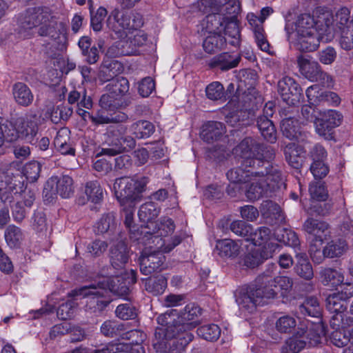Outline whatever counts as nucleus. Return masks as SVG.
I'll use <instances>...</instances> for the list:
<instances>
[{
  "label": "nucleus",
  "mask_w": 353,
  "mask_h": 353,
  "mask_svg": "<svg viewBox=\"0 0 353 353\" xmlns=\"http://www.w3.org/2000/svg\"><path fill=\"white\" fill-rule=\"evenodd\" d=\"M201 314V308L194 303L188 304L180 312L175 309L168 310L157 317L159 325L165 326L156 332L164 334L165 339H173L172 345H176L179 353L194 338L188 330L195 327L199 322L198 318Z\"/></svg>",
  "instance_id": "nucleus-1"
},
{
  "label": "nucleus",
  "mask_w": 353,
  "mask_h": 353,
  "mask_svg": "<svg viewBox=\"0 0 353 353\" xmlns=\"http://www.w3.org/2000/svg\"><path fill=\"white\" fill-rule=\"evenodd\" d=\"M17 31L21 38H28L33 34V30L39 27L38 34L48 37L53 40L60 37L62 23L47 8H31L21 14L17 20Z\"/></svg>",
  "instance_id": "nucleus-2"
},
{
  "label": "nucleus",
  "mask_w": 353,
  "mask_h": 353,
  "mask_svg": "<svg viewBox=\"0 0 353 353\" xmlns=\"http://www.w3.org/2000/svg\"><path fill=\"white\" fill-rule=\"evenodd\" d=\"M233 153L243 159V165L249 166L252 169L271 165L270 161L275 156V152L271 147L261 144L251 137H246L242 140L234 148Z\"/></svg>",
  "instance_id": "nucleus-3"
},
{
  "label": "nucleus",
  "mask_w": 353,
  "mask_h": 353,
  "mask_svg": "<svg viewBox=\"0 0 353 353\" xmlns=\"http://www.w3.org/2000/svg\"><path fill=\"white\" fill-rule=\"evenodd\" d=\"M260 173L256 180L250 179V185L246 190L245 195L250 201L259 199L263 196L280 188L283 183L281 171L277 165H265L264 170L255 172Z\"/></svg>",
  "instance_id": "nucleus-4"
},
{
  "label": "nucleus",
  "mask_w": 353,
  "mask_h": 353,
  "mask_svg": "<svg viewBox=\"0 0 353 353\" xmlns=\"http://www.w3.org/2000/svg\"><path fill=\"white\" fill-rule=\"evenodd\" d=\"M116 281L119 282V277L117 275L113 276L111 279L110 278H103L102 280L99 281L97 285L92 284L75 289L70 292V295L73 297L81 296L90 299V303L95 304L94 311L101 312L110 303L109 300L103 299L109 291L115 294L120 293L119 286L116 283Z\"/></svg>",
  "instance_id": "nucleus-5"
},
{
  "label": "nucleus",
  "mask_w": 353,
  "mask_h": 353,
  "mask_svg": "<svg viewBox=\"0 0 353 353\" xmlns=\"http://www.w3.org/2000/svg\"><path fill=\"white\" fill-rule=\"evenodd\" d=\"M148 182V178L145 176H123L115 179L113 190L121 205H128L132 208L141 200Z\"/></svg>",
  "instance_id": "nucleus-6"
},
{
  "label": "nucleus",
  "mask_w": 353,
  "mask_h": 353,
  "mask_svg": "<svg viewBox=\"0 0 353 353\" xmlns=\"http://www.w3.org/2000/svg\"><path fill=\"white\" fill-rule=\"evenodd\" d=\"M175 229L173 220L168 217H163L158 223H150L142 228L141 233L150 234L149 242L155 244L157 249L170 252L181 242V237L179 235L174 236L170 242L166 243L163 237H166L172 234Z\"/></svg>",
  "instance_id": "nucleus-7"
},
{
  "label": "nucleus",
  "mask_w": 353,
  "mask_h": 353,
  "mask_svg": "<svg viewBox=\"0 0 353 353\" xmlns=\"http://www.w3.org/2000/svg\"><path fill=\"white\" fill-rule=\"evenodd\" d=\"M276 296L275 290L266 289L263 285L250 286L247 288L245 292H243L237 298L236 301L241 308L252 313L257 305L265 304L268 300Z\"/></svg>",
  "instance_id": "nucleus-8"
},
{
  "label": "nucleus",
  "mask_w": 353,
  "mask_h": 353,
  "mask_svg": "<svg viewBox=\"0 0 353 353\" xmlns=\"http://www.w3.org/2000/svg\"><path fill=\"white\" fill-rule=\"evenodd\" d=\"M109 93L103 94L99 103L103 108L113 110L123 104L122 97L129 90V82L126 78L119 77L112 79L106 85Z\"/></svg>",
  "instance_id": "nucleus-9"
},
{
  "label": "nucleus",
  "mask_w": 353,
  "mask_h": 353,
  "mask_svg": "<svg viewBox=\"0 0 353 353\" xmlns=\"http://www.w3.org/2000/svg\"><path fill=\"white\" fill-rule=\"evenodd\" d=\"M141 20L133 19L128 12L114 10L109 15L107 20V26L114 32L118 38L127 37L128 32L140 27Z\"/></svg>",
  "instance_id": "nucleus-10"
},
{
  "label": "nucleus",
  "mask_w": 353,
  "mask_h": 353,
  "mask_svg": "<svg viewBox=\"0 0 353 353\" xmlns=\"http://www.w3.org/2000/svg\"><path fill=\"white\" fill-rule=\"evenodd\" d=\"M74 192L73 180L68 175H63L60 177L52 176L46 183L43 194L50 201L56 194H59L62 198H69Z\"/></svg>",
  "instance_id": "nucleus-11"
},
{
  "label": "nucleus",
  "mask_w": 353,
  "mask_h": 353,
  "mask_svg": "<svg viewBox=\"0 0 353 353\" xmlns=\"http://www.w3.org/2000/svg\"><path fill=\"white\" fill-rule=\"evenodd\" d=\"M312 17L316 23V29L322 39L330 41L334 37L333 26L334 15L332 10L325 6H319L313 10Z\"/></svg>",
  "instance_id": "nucleus-12"
},
{
  "label": "nucleus",
  "mask_w": 353,
  "mask_h": 353,
  "mask_svg": "<svg viewBox=\"0 0 353 353\" xmlns=\"http://www.w3.org/2000/svg\"><path fill=\"white\" fill-rule=\"evenodd\" d=\"M40 125L41 115L32 110H30L23 117L17 119L21 138L32 144H34Z\"/></svg>",
  "instance_id": "nucleus-13"
},
{
  "label": "nucleus",
  "mask_w": 353,
  "mask_h": 353,
  "mask_svg": "<svg viewBox=\"0 0 353 353\" xmlns=\"http://www.w3.org/2000/svg\"><path fill=\"white\" fill-rule=\"evenodd\" d=\"M149 248L152 250L150 253L144 251L140 257V270L142 274L149 275L155 271L161 269L165 260L163 253H165L161 249H157L155 244L151 245V242H148Z\"/></svg>",
  "instance_id": "nucleus-14"
},
{
  "label": "nucleus",
  "mask_w": 353,
  "mask_h": 353,
  "mask_svg": "<svg viewBox=\"0 0 353 353\" xmlns=\"http://www.w3.org/2000/svg\"><path fill=\"white\" fill-rule=\"evenodd\" d=\"M321 118L315 123L316 133L326 139L332 138V130L339 126L342 121V116L337 111L328 110L320 113Z\"/></svg>",
  "instance_id": "nucleus-15"
},
{
  "label": "nucleus",
  "mask_w": 353,
  "mask_h": 353,
  "mask_svg": "<svg viewBox=\"0 0 353 353\" xmlns=\"http://www.w3.org/2000/svg\"><path fill=\"white\" fill-rule=\"evenodd\" d=\"M119 130H110L108 133V143L112 148H103L101 153L108 156H115L124 150L132 149L135 146V141L131 137H119Z\"/></svg>",
  "instance_id": "nucleus-16"
},
{
  "label": "nucleus",
  "mask_w": 353,
  "mask_h": 353,
  "mask_svg": "<svg viewBox=\"0 0 353 353\" xmlns=\"http://www.w3.org/2000/svg\"><path fill=\"white\" fill-rule=\"evenodd\" d=\"M310 105H338L340 98L335 92L321 89L317 85H312L305 91Z\"/></svg>",
  "instance_id": "nucleus-17"
},
{
  "label": "nucleus",
  "mask_w": 353,
  "mask_h": 353,
  "mask_svg": "<svg viewBox=\"0 0 353 353\" xmlns=\"http://www.w3.org/2000/svg\"><path fill=\"white\" fill-rule=\"evenodd\" d=\"M109 255L111 265L116 270H123L128 262L129 248L125 243V238H123L121 234L119 238L112 242Z\"/></svg>",
  "instance_id": "nucleus-18"
},
{
  "label": "nucleus",
  "mask_w": 353,
  "mask_h": 353,
  "mask_svg": "<svg viewBox=\"0 0 353 353\" xmlns=\"http://www.w3.org/2000/svg\"><path fill=\"white\" fill-rule=\"evenodd\" d=\"M326 308L333 314L330 319V326L338 327L344 321L343 313L347 309V301L339 294L334 293L326 299Z\"/></svg>",
  "instance_id": "nucleus-19"
},
{
  "label": "nucleus",
  "mask_w": 353,
  "mask_h": 353,
  "mask_svg": "<svg viewBox=\"0 0 353 353\" xmlns=\"http://www.w3.org/2000/svg\"><path fill=\"white\" fill-rule=\"evenodd\" d=\"M301 91V87L292 77H285L278 82V92L288 105H294L299 101Z\"/></svg>",
  "instance_id": "nucleus-20"
},
{
  "label": "nucleus",
  "mask_w": 353,
  "mask_h": 353,
  "mask_svg": "<svg viewBox=\"0 0 353 353\" xmlns=\"http://www.w3.org/2000/svg\"><path fill=\"white\" fill-rule=\"evenodd\" d=\"M303 228L308 234L310 243L322 245L327 236L328 224L323 221L308 218L303 224Z\"/></svg>",
  "instance_id": "nucleus-21"
},
{
  "label": "nucleus",
  "mask_w": 353,
  "mask_h": 353,
  "mask_svg": "<svg viewBox=\"0 0 353 353\" xmlns=\"http://www.w3.org/2000/svg\"><path fill=\"white\" fill-rule=\"evenodd\" d=\"M296 63L300 73L309 81L314 82L321 68L319 63L311 56L301 54L296 57Z\"/></svg>",
  "instance_id": "nucleus-22"
},
{
  "label": "nucleus",
  "mask_w": 353,
  "mask_h": 353,
  "mask_svg": "<svg viewBox=\"0 0 353 353\" xmlns=\"http://www.w3.org/2000/svg\"><path fill=\"white\" fill-rule=\"evenodd\" d=\"M319 36L316 32H294V44L300 51L314 52L319 47Z\"/></svg>",
  "instance_id": "nucleus-23"
},
{
  "label": "nucleus",
  "mask_w": 353,
  "mask_h": 353,
  "mask_svg": "<svg viewBox=\"0 0 353 353\" xmlns=\"http://www.w3.org/2000/svg\"><path fill=\"white\" fill-rule=\"evenodd\" d=\"M247 19L251 26L258 47L263 51H268L270 45L263 28V23L254 13H249L247 15Z\"/></svg>",
  "instance_id": "nucleus-24"
},
{
  "label": "nucleus",
  "mask_w": 353,
  "mask_h": 353,
  "mask_svg": "<svg viewBox=\"0 0 353 353\" xmlns=\"http://www.w3.org/2000/svg\"><path fill=\"white\" fill-rule=\"evenodd\" d=\"M241 60L239 54L221 53L213 57L209 63L212 68L219 67L221 70H228L236 67Z\"/></svg>",
  "instance_id": "nucleus-25"
},
{
  "label": "nucleus",
  "mask_w": 353,
  "mask_h": 353,
  "mask_svg": "<svg viewBox=\"0 0 353 353\" xmlns=\"http://www.w3.org/2000/svg\"><path fill=\"white\" fill-rule=\"evenodd\" d=\"M270 276V273L268 271L267 274L259 279V280H262L263 284H265V285H263V287L265 288L267 290L273 288L275 290V292H276V289L279 288L283 294L288 293L292 290L293 281L291 278L281 276H276L274 279H268ZM276 293L277 292H276Z\"/></svg>",
  "instance_id": "nucleus-26"
},
{
  "label": "nucleus",
  "mask_w": 353,
  "mask_h": 353,
  "mask_svg": "<svg viewBox=\"0 0 353 353\" xmlns=\"http://www.w3.org/2000/svg\"><path fill=\"white\" fill-rule=\"evenodd\" d=\"M226 132L224 124L219 121H209L203 125L201 139L208 143L219 140Z\"/></svg>",
  "instance_id": "nucleus-27"
},
{
  "label": "nucleus",
  "mask_w": 353,
  "mask_h": 353,
  "mask_svg": "<svg viewBox=\"0 0 353 353\" xmlns=\"http://www.w3.org/2000/svg\"><path fill=\"white\" fill-rule=\"evenodd\" d=\"M12 92L14 101L20 106L28 107L33 102L34 94L29 87L22 82L14 83Z\"/></svg>",
  "instance_id": "nucleus-28"
},
{
  "label": "nucleus",
  "mask_w": 353,
  "mask_h": 353,
  "mask_svg": "<svg viewBox=\"0 0 353 353\" xmlns=\"http://www.w3.org/2000/svg\"><path fill=\"white\" fill-rule=\"evenodd\" d=\"M70 133V132L68 128H61L57 132V135L54 140V145L61 154L74 156L75 149L71 144Z\"/></svg>",
  "instance_id": "nucleus-29"
},
{
  "label": "nucleus",
  "mask_w": 353,
  "mask_h": 353,
  "mask_svg": "<svg viewBox=\"0 0 353 353\" xmlns=\"http://www.w3.org/2000/svg\"><path fill=\"white\" fill-rule=\"evenodd\" d=\"M250 168L249 166L243 165V162L241 166L231 169L227 172V177L228 180L234 183H247L250 181V179L254 178V180H256L257 177L260 176V173L255 172L252 170H246Z\"/></svg>",
  "instance_id": "nucleus-30"
},
{
  "label": "nucleus",
  "mask_w": 353,
  "mask_h": 353,
  "mask_svg": "<svg viewBox=\"0 0 353 353\" xmlns=\"http://www.w3.org/2000/svg\"><path fill=\"white\" fill-rule=\"evenodd\" d=\"M301 332L303 335L305 334V338L307 339V343L310 346H315L321 343L325 336V327L320 321L311 324L306 331L301 329Z\"/></svg>",
  "instance_id": "nucleus-31"
},
{
  "label": "nucleus",
  "mask_w": 353,
  "mask_h": 353,
  "mask_svg": "<svg viewBox=\"0 0 353 353\" xmlns=\"http://www.w3.org/2000/svg\"><path fill=\"white\" fill-rule=\"evenodd\" d=\"M126 37H128L126 40H119L112 45L107 50V55L110 57H117L135 54L137 52V48L130 44L128 35Z\"/></svg>",
  "instance_id": "nucleus-32"
},
{
  "label": "nucleus",
  "mask_w": 353,
  "mask_h": 353,
  "mask_svg": "<svg viewBox=\"0 0 353 353\" xmlns=\"http://www.w3.org/2000/svg\"><path fill=\"white\" fill-rule=\"evenodd\" d=\"M218 254L223 258H235L239 254L240 245L230 239L218 240L216 243Z\"/></svg>",
  "instance_id": "nucleus-33"
},
{
  "label": "nucleus",
  "mask_w": 353,
  "mask_h": 353,
  "mask_svg": "<svg viewBox=\"0 0 353 353\" xmlns=\"http://www.w3.org/2000/svg\"><path fill=\"white\" fill-rule=\"evenodd\" d=\"M321 307L319 300L314 296L306 297L298 307V312L303 316L317 318L321 316Z\"/></svg>",
  "instance_id": "nucleus-34"
},
{
  "label": "nucleus",
  "mask_w": 353,
  "mask_h": 353,
  "mask_svg": "<svg viewBox=\"0 0 353 353\" xmlns=\"http://www.w3.org/2000/svg\"><path fill=\"white\" fill-rule=\"evenodd\" d=\"M350 18V11L347 8H341L336 12L333 22L334 36L337 34H344L349 30L351 25Z\"/></svg>",
  "instance_id": "nucleus-35"
},
{
  "label": "nucleus",
  "mask_w": 353,
  "mask_h": 353,
  "mask_svg": "<svg viewBox=\"0 0 353 353\" xmlns=\"http://www.w3.org/2000/svg\"><path fill=\"white\" fill-rule=\"evenodd\" d=\"M304 150L302 146L294 143H290L284 148L286 161L294 168L298 169L301 166L302 154Z\"/></svg>",
  "instance_id": "nucleus-36"
},
{
  "label": "nucleus",
  "mask_w": 353,
  "mask_h": 353,
  "mask_svg": "<svg viewBox=\"0 0 353 353\" xmlns=\"http://www.w3.org/2000/svg\"><path fill=\"white\" fill-rule=\"evenodd\" d=\"M257 126L263 137L270 143H274L277 132L273 122L267 116H260L257 119Z\"/></svg>",
  "instance_id": "nucleus-37"
},
{
  "label": "nucleus",
  "mask_w": 353,
  "mask_h": 353,
  "mask_svg": "<svg viewBox=\"0 0 353 353\" xmlns=\"http://www.w3.org/2000/svg\"><path fill=\"white\" fill-rule=\"evenodd\" d=\"M297 263L294 267L295 272L301 278L310 280L314 276L312 265L308 261L307 256L304 253L296 254Z\"/></svg>",
  "instance_id": "nucleus-38"
},
{
  "label": "nucleus",
  "mask_w": 353,
  "mask_h": 353,
  "mask_svg": "<svg viewBox=\"0 0 353 353\" xmlns=\"http://www.w3.org/2000/svg\"><path fill=\"white\" fill-rule=\"evenodd\" d=\"M154 125L146 120L138 121L130 127V131L137 139L148 138L154 132Z\"/></svg>",
  "instance_id": "nucleus-39"
},
{
  "label": "nucleus",
  "mask_w": 353,
  "mask_h": 353,
  "mask_svg": "<svg viewBox=\"0 0 353 353\" xmlns=\"http://www.w3.org/2000/svg\"><path fill=\"white\" fill-rule=\"evenodd\" d=\"M160 212V208L154 202H147L141 205L138 212L139 219L148 225L153 223L152 220L156 219Z\"/></svg>",
  "instance_id": "nucleus-40"
},
{
  "label": "nucleus",
  "mask_w": 353,
  "mask_h": 353,
  "mask_svg": "<svg viewBox=\"0 0 353 353\" xmlns=\"http://www.w3.org/2000/svg\"><path fill=\"white\" fill-rule=\"evenodd\" d=\"M281 131L283 134L289 139H298L301 136V127L297 119L286 118L282 121Z\"/></svg>",
  "instance_id": "nucleus-41"
},
{
  "label": "nucleus",
  "mask_w": 353,
  "mask_h": 353,
  "mask_svg": "<svg viewBox=\"0 0 353 353\" xmlns=\"http://www.w3.org/2000/svg\"><path fill=\"white\" fill-rule=\"evenodd\" d=\"M269 258H272V252L261 250L260 248L254 249L245 256L244 264L248 268H254Z\"/></svg>",
  "instance_id": "nucleus-42"
},
{
  "label": "nucleus",
  "mask_w": 353,
  "mask_h": 353,
  "mask_svg": "<svg viewBox=\"0 0 353 353\" xmlns=\"http://www.w3.org/2000/svg\"><path fill=\"white\" fill-rule=\"evenodd\" d=\"M321 282L327 287L336 288L341 285L344 280L343 275L338 270L326 268L321 271Z\"/></svg>",
  "instance_id": "nucleus-43"
},
{
  "label": "nucleus",
  "mask_w": 353,
  "mask_h": 353,
  "mask_svg": "<svg viewBox=\"0 0 353 353\" xmlns=\"http://www.w3.org/2000/svg\"><path fill=\"white\" fill-rule=\"evenodd\" d=\"M226 39L217 32H213L205 37L203 48L208 54H213L219 50L225 44Z\"/></svg>",
  "instance_id": "nucleus-44"
},
{
  "label": "nucleus",
  "mask_w": 353,
  "mask_h": 353,
  "mask_svg": "<svg viewBox=\"0 0 353 353\" xmlns=\"http://www.w3.org/2000/svg\"><path fill=\"white\" fill-rule=\"evenodd\" d=\"M166 287L167 279L163 275L149 278L145 282V290L156 296L163 294Z\"/></svg>",
  "instance_id": "nucleus-45"
},
{
  "label": "nucleus",
  "mask_w": 353,
  "mask_h": 353,
  "mask_svg": "<svg viewBox=\"0 0 353 353\" xmlns=\"http://www.w3.org/2000/svg\"><path fill=\"white\" fill-rule=\"evenodd\" d=\"M347 248L345 241L341 239L332 241L324 248V254L328 258L338 257L342 255Z\"/></svg>",
  "instance_id": "nucleus-46"
},
{
  "label": "nucleus",
  "mask_w": 353,
  "mask_h": 353,
  "mask_svg": "<svg viewBox=\"0 0 353 353\" xmlns=\"http://www.w3.org/2000/svg\"><path fill=\"white\" fill-rule=\"evenodd\" d=\"M261 211L263 215L265 217L272 218L276 222H281L283 221V216L282 214L280 206L272 201H265L261 205Z\"/></svg>",
  "instance_id": "nucleus-47"
},
{
  "label": "nucleus",
  "mask_w": 353,
  "mask_h": 353,
  "mask_svg": "<svg viewBox=\"0 0 353 353\" xmlns=\"http://www.w3.org/2000/svg\"><path fill=\"white\" fill-rule=\"evenodd\" d=\"M306 344L305 336H303L301 332L299 331L296 335L287 340L283 347L290 353H299L306 346Z\"/></svg>",
  "instance_id": "nucleus-48"
},
{
  "label": "nucleus",
  "mask_w": 353,
  "mask_h": 353,
  "mask_svg": "<svg viewBox=\"0 0 353 353\" xmlns=\"http://www.w3.org/2000/svg\"><path fill=\"white\" fill-rule=\"evenodd\" d=\"M271 236L270 230L266 227H261L254 232L252 229V234L249 236L248 241H252L255 245L263 247L268 243Z\"/></svg>",
  "instance_id": "nucleus-49"
},
{
  "label": "nucleus",
  "mask_w": 353,
  "mask_h": 353,
  "mask_svg": "<svg viewBox=\"0 0 353 353\" xmlns=\"http://www.w3.org/2000/svg\"><path fill=\"white\" fill-rule=\"evenodd\" d=\"M334 330L332 332L330 340L331 342L339 347H344L350 343V336L348 335L347 329L344 328L343 323L338 327H332Z\"/></svg>",
  "instance_id": "nucleus-50"
},
{
  "label": "nucleus",
  "mask_w": 353,
  "mask_h": 353,
  "mask_svg": "<svg viewBox=\"0 0 353 353\" xmlns=\"http://www.w3.org/2000/svg\"><path fill=\"white\" fill-rule=\"evenodd\" d=\"M296 326V319L289 314L280 316L275 323L276 330L280 333L290 334L294 330Z\"/></svg>",
  "instance_id": "nucleus-51"
},
{
  "label": "nucleus",
  "mask_w": 353,
  "mask_h": 353,
  "mask_svg": "<svg viewBox=\"0 0 353 353\" xmlns=\"http://www.w3.org/2000/svg\"><path fill=\"white\" fill-rule=\"evenodd\" d=\"M316 23L312 16L308 14H301L296 22L295 32H317Z\"/></svg>",
  "instance_id": "nucleus-52"
},
{
  "label": "nucleus",
  "mask_w": 353,
  "mask_h": 353,
  "mask_svg": "<svg viewBox=\"0 0 353 353\" xmlns=\"http://www.w3.org/2000/svg\"><path fill=\"white\" fill-rule=\"evenodd\" d=\"M309 192L313 200L323 201L328 197L325 183L321 181H312L310 183Z\"/></svg>",
  "instance_id": "nucleus-53"
},
{
  "label": "nucleus",
  "mask_w": 353,
  "mask_h": 353,
  "mask_svg": "<svg viewBox=\"0 0 353 353\" xmlns=\"http://www.w3.org/2000/svg\"><path fill=\"white\" fill-rule=\"evenodd\" d=\"M85 193L88 199L94 203L100 202L103 199V190L97 181H89L86 183Z\"/></svg>",
  "instance_id": "nucleus-54"
},
{
  "label": "nucleus",
  "mask_w": 353,
  "mask_h": 353,
  "mask_svg": "<svg viewBox=\"0 0 353 353\" xmlns=\"http://www.w3.org/2000/svg\"><path fill=\"white\" fill-rule=\"evenodd\" d=\"M208 99L212 101H225V92L223 85L219 81L210 83L205 88Z\"/></svg>",
  "instance_id": "nucleus-55"
},
{
  "label": "nucleus",
  "mask_w": 353,
  "mask_h": 353,
  "mask_svg": "<svg viewBox=\"0 0 353 353\" xmlns=\"http://www.w3.org/2000/svg\"><path fill=\"white\" fill-rule=\"evenodd\" d=\"M198 335L206 341H216L221 335V330L216 324H208L197 329Z\"/></svg>",
  "instance_id": "nucleus-56"
},
{
  "label": "nucleus",
  "mask_w": 353,
  "mask_h": 353,
  "mask_svg": "<svg viewBox=\"0 0 353 353\" xmlns=\"http://www.w3.org/2000/svg\"><path fill=\"white\" fill-rule=\"evenodd\" d=\"M124 330V325L115 321H106L101 326V332L105 336L114 337Z\"/></svg>",
  "instance_id": "nucleus-57"
},
{
  "label": "nucleus",
  "mask_w": 353,
  "mask_h": 353,
  "mask_svg": "<svg viewBox=\"0 0 353 353\" xmlns=\"http://www.w3.org/2000/svg\"><path fill=\"white\" fill-rule=\"evenodd\" d=\"M72 114V110L66 106L53 107L50 110V117L52 123H58L61 120L66 121Z\"/></svg>",
  "instance_id": "nucleus-58"
},
{
  "label": "nucleus",
  "mask_w": 353,
  "mask_h": 353,
  "mask_svg": "<svg viewBox=\"0 0 353 353\" xmlns=\"http://www.w3.org/2000/svg\"><path fill=\"white\" fill-rule=\"evenodd\" d=\"M4 143L13 142L21 138L19 129L17 125V120L3 124Z\"/></svg>",
  "instance_id": "nucleus-59"
},
{
  "label": "nucleus",
  "mask_w": 353,
  "mask_h": 353,
  "mask_svg": "<svg viewBox=\"0 0 353 353\" xmlns=\"http://www.w3.org/2000/svg\"><path fill=\"white\" fill-rule=\"evenodd\" d=\"M5 239L10 247H14L22 239V232L19 228L10 225L5 231Z\"/></svg>",
  "instance_id": "nucleus-60"
},
{
  "label": "nucleus",
  "mask_w": 353,
  "mask_h": 353,
  "mask_svg": "<svg viewBox=\"0 0 353 353\" xmlns=\"http://www.w3.org/2000/svg\"><path fill=\"white\" fill-rule=\"evenodd\" d=\"M115 217L113 213H108L103 215L99 221L97 223V232L99 234H103L108 230H112L115 228Z\"/></svg>",
  "instance_id": "nucleus-61"
},
{
  "label": "nucleus",
  "mask_w": 353,
  "mask_h": 353,
  "mask_svg": "<svg viewBox=\"0 0 353 353\" xmlns=\"http://www.w3.org/2000/svg\"><path fill=\"white\" fill-rule=\"evenodd\" d=\"M230 230L236 235L245 237L248 240L252 234V226L243 221L238 220L232 222Z\"/></svg>",
  "instance_id": "nucleus-62"
},
{
  "label": "nucleus",
  "mask_w": 353,
  "mask_h": 353,
  "mask_svg": "<svg viewBox=\"0 0 353 353\" xmlns=\"http://www.w3.org/2000/svg\"><path fill=\"white\" fill-rule=\"evenodd\" d=\"M41 165L35 161L27 163L23 168V174L30 182L36 181L41 172Z\"/></svg>",
  "instance_id": "nucleus-63"
},
{
  "label": "nucleus",
  "mask_w": 353,
  "mask_h": 353,
  "mask_svg": "<svg viewBox=\"0 0 353 353\" xmlns=\"http://www.w3.org/2000/svg\"><path fill=\"white\" fill-rule=\"evenodd\" d=\"M116 316L123 320L134 319L137 311L134 307L130 303L120 304L115 310Z\"/></svg>",
  "instance_id": "nucleus-64"
}]
</instances>
